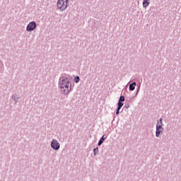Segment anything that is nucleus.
<instances>
[{
  "mask_svg": "<svg viewBox=\"0 0 181 181\" xmlns=\"http://www.w3.org/2000/svg\"><path fill=\"white\" fill-rule=\"evenodd\" d=\"M61 91L63 94H69L71 91V83L66 76L62 78L60 83Z\"/></svg>",
  "mask_w": 181,
  "mask_h": 181,
  "instance_id": "nucleus-1",
  "label": "nucleus"
},
{
  "mask_svg": "<svg viewBox=\"0 0 181 181\" xmlns=\"http://www.w3.org/2000/svg\"><path fill=\"white\" fill-rule=\"evenodd\" d=\"M57 6L59 11H66L69 6V0H58Z\"/></svg>",
  "mask_w": 181,
  "mask_h": 181,
  "instance_id": "nucleus-2",
  "label": "nucleus"
},
{
  "mask_svg": "<svg viewBox=\"0 0 181 181\" xmlns=\"http://www.w3.org/2000/svg\"><path fill=\"white\" fill-rule=\"evenodd\" d=\"M162 119H160V123L158 122V124L156 125V136H159L160 135V133L162 132Z\"/></svg>",
  "mask_w": 181,
  "mask_h": 181,
  "instance_id": "nucleus-3",
  "label": "nucleus"
},
{
  "mask_svg": "<svg viewBox=\"0 0 181 181\" xmlns=\"http://www.w3.org/2000/svg\"><path fill=\"white\" fill-rule=\"evenodd\" d=\"M35 29H36V23L35 21L29 23L26 28L27 32H32Z\"/></svg>",
  "mask_w": 181,
  "mask_h": 181,
  "instance_id": "nucleus-4",
  "label": "nucleus"
},
{
  "mask_svg": "<svg viewBox=\"0 0 181 181\" xmlns=\"http://www.w3.org/2000/svg\"><path fill=\"white\" fill-rule=\"evenodd\" d=\"M51 148L54 149V151H59V149H60V144H59L57 140L53 139L51 143Z\"/></svg>",
  "mask_w": 181,
  "mask_h": 181,
  "instance_id": "nucleus-5",
  "label": "nucleus"
},
{
  "mask_svg": "<svg viewBox=\"0 0 181 181\" xmlns=\"http://www.w3.org/2000/svg\"><path fill=\"white\" fill-rule=\"evenodd\" d=\"M151 0H144L143 1V8H148V6H149V4H150Z\"/></svg>",
  "mask_w": 181,
  "mask_h": 181,
  "instance_id": "nucleus-6",
  "label": "nucleus"
},
{
  "mask_svg": "<svg viewBox=\"0 0 181 181\" xmlns=\"http://www.w3.org/2000/svg\"><path fill=\"white\" fill-rule=\"evenodd\" d=\"M106 139H107V136L103 135L100 139V140L98 141V146H100L104 142V141H105Z\"/></svg>",
  "mask_w": 181,
  "mask_h": 181,
  "instance_id": "nucleus-7",
  "label": "nucleus"
},
{
  "mask_svg": "<svg viewBox=\"0 0 181 181\" xmlns=\"http://www.w3.org/2000/svg\"><path fill=\"white\" fill-rule=\"evenodd\" d=\"M135 86H136V82H133L132 84L129 85L130 91H134V90H135Z\"/></svg>",
  "mask_w": 181,
  "mask_h": 181,
  "instance_id": "nucleus-8",
  "label": "nucleus"
},
{
  "mask_svg": "<svg viewBox=\"0 0 181 181\" xmlns=\"http://www.w3.org/2000/svg\"><path fill=\"white\" fill-rule=\"evenodd\" d=\"M117 105H118L117 108H119V110H121V108H122V105H124V103H122V102L119 101L117 103Z\"/></svg>",
  "mask_w": 181,
  "mask_h": 181,
  "instance_id": "nucleus-9",
  "label": "nucleus"
},
{
  "mask_svg": "<svg viewBox=\"0 0 181 181\" xmlns=\"http://www.w3.org/2000/svg\"><path fill=\"white\" fill-rule=\"evenodd\" d=\"M119 101L120 103L125 101V97H124V95L120 96Z\"/></svg>",
  "mask_w": 181,
  "mask_h": 181,
  "instance_id": "nucleus-10",
  "label": "nucleus"
},
{
  "mask_svg": "<svg viewBox=\"0 0 181 181\" xmlns=\"http://www.w3.org/2000/svg\"><path fill=\"white\" fill-rule=\"evenodd\" d=\"M75 83H78L80 81V77L77 76L74 78Z\"/></svg>",
  "mask_w": 181,
  "mask_h": 181,
  "instance_id": "nucleus-11",
  "label": "nucleus"
},
{
  "mask_svg": "<svg viewBox=\"0 0 181 181\" xmlns=\"http://www.w3.org/2000/svg\"><path fill=\"white\" fill-rule=\"evenodd\" d=\"M93 152H94V155H95V153H97V152H98V147L94 148Z\"/></svg>",
  "mask_w": 181,
  "mask_h": 181,
  "instance_id": "nucleus-12",
  "label": "nucleus"
},
{
  "mask_svg": "<svg viewBox=\"0 0 181 181\" xmlns=\"http://www.w3.org/2000/svg\"><path fill=\"white\" fill-rule=\"evenodd\" d=\"M119 107H117V110L116 111V115H118V114H119Z\"/></svg>",
  "mask_w": 181,
  "mask_h": 181,
  "instance_id": "nucleus-13",
  "label": "nucleus"
},
{
  "mask_svg": "<svg viewBox=\"0 0 181 181\" xmlns=\"http://www.w3.org/2000/svg\"><path fill=\"white\" fill-rule=\"evenodd\" d=\"M127 108H129V105H128L127 106H126Z\"/></svg>",
  "mask_w": 181,
  "mask_h": 181,
  "instance_id": "nucleus-14",
  "label": "nucleus"
}]
</instances>
